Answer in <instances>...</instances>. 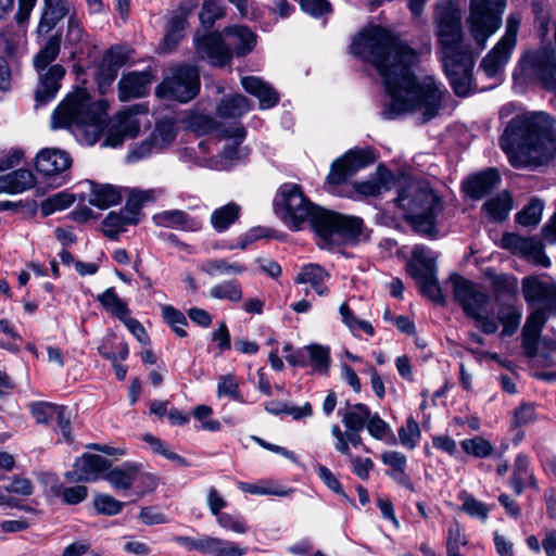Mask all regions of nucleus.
Listing matches in <instances>:
<instances>
[{"label":"nucleus","instance_id":"obj_1","mask_svg":"<svg viewBox=\"0 0 556 556\" xmlns=\"http://www.w3.org/2000/svg\"><path fill=\"white\" fill-rule=\"evenodd\" d=\"M351 52L374 65L382 77L391 99L382 112L386 119L412 111L420 113L422 122H429L439 114L446 88L431 76L417 80L412 72L415 51L389 30L379 26L364 29L353 40Z\"/></svg>","mask_w":556,"mask_h":556},{"label":"nucleus","instance_id":"obj_2","mask_svg":"<svg viewBox=\"0 0 556 556\" xmlns=\"http://www.w3.org/2000/svg\"><path fill=\"white\" fill-rule=\"evenodd\" d=\"M108 108L105 100L92 102L89 92L78 88L67 94L55 108L51 116V127L53 129L81 127L87 134L92 135L93 141L108 127L104 144L112 148L122 144L126 138H135L139 134L141 124L138 116L147 113L144 106L138 104L121 111L109 125L106 124Z\"/></svg>","mask_w":556,"mask_h":556},{"label":"nucleus","instance_id":"obj_3","mask_svg":"<svg viewBox=\"0 0 556 556\" xmlns=\"http://www.w3.org/2000/svg\"><path fill=\"white\" fill-rule=\"evenodd\" d=\"M274 206L281 220L292 230H300L304 223L309 222L323 248L331 249L339 240H354L363 229L362 218L316 206L295 184L279 187Z\"/></svg>","mask_w":556,"mask_h":556},{"label":"nucleus","instance_id":"obj_4","mask_svg":"<svg viewBox=\"0 0 556 556\" xmlns=\"http://www.w3.org/2000/svg\"><path fill=\"white\" fill-rule=\"evenodd\" d=\"M555 121L545 112H525L511 118L500 146L514 167L540 166L556 155Z\"/></svg>","mask_w":556,"mask_h":556},{"label":"nucleus","instance_id":"obj_5","mask_svg":"<svg viewBox=\"0 0 556 556\" xmlns=\"http://www.w3.org/2000/svg\"><path fill=\"white\" fill-rule=\"evenodd\" d=\"M435 35L444 72L458 97H466L471 86L475 56L469 43L465 42L462 12L452 1L435 5Z\"/></svg>","mask_w":556,"mask_h":556},{"label":"nucleus","instance_id":"obj_6","mask_svg":"<svg viewBox=\"0 0 556 556\" xmlns=\"http://www.w3.org/2000/svg\"><path fill=\"white\" fill-rule=\"evenodd\" d=\"M256 43V36L245 26H231L220 33L194 36L195 52L202 60L215 66L228 65L233 55L250 53Z\"/></svg>","mask_w":556,"mask_h":556},{"label":"nucleus","instance_id":"obj_7","mask_svg":"<svg viewBox=\"0 0 556 556\" xmlns=\"http://www.w3.org/2000/svg\"><path fill=\"white\" fill-rule=\"evenodd\" d=\"M395 202L406 211L405 219L416 232L437 237V223L443 211V202L430 187L412 182L397 191Z\"/></svg>","mask_w":556,"mask_h":556},{"label":"nucleus","instance_id":"obj_8","mask_svg":"<svg viewBox=\"0 0 556 556\" xmlns=\"http://www.w3.org/2000/svg\"><path fill=\"white\" fill-rule=\"evenodd\" d=\"M451 280L454 299L462 306L466 316L472 318L483 333H495L498 329L497 321L486 311L490 301L489 295L477 289L471 281L458 275L452 276Z\"/></svg>","mask_w":556,"mask_h":556},{"label":"nucleus","instance_id":"obj_9","mask_svg":"<svg viewBox=\"0 0 556 556\" xmlns=\"http://www.w3.org/2000/svg\"><path fill=\"white\" fill-rule=\"evenodd\" d=\"M506 0H469V31L480 50L502 24Z\"/></svg>","mask_w":556,"mask_h":556},{"label":"nucleus","instance_id":"obj_10","mask_svg":"<svg viewBox=\"0 0 556 556\" xmlns=\"http://www.w3.org/2000/svg\"><path fill=\"white\" fill-rule=\"evenodd\" d=\"M200 91V76L195 66L182 64L177 66L172 76L165 78L156 88V93L166 99L188 102Z\"/></svg>","mask_w":556,"mask_h":556},{"label":"nucleus","instance_id":"obj_11","mask_svg":"<svg viewBox=\"0 0 556 556\" xmlns=\"http://www.w3.org/2000/svg\"><path fill=\"white\" fill-rule=\"evenodd\" d=\"M522 295L532 313H541L545 320L556 315V282L548 276H527L521 281Z\"/></svg>","mask_w":556,"mask_h":556},{"label":"nucleus","instance_id":"obj_12","mask_svg":"<svg viewBox=\"0 0 556 556\" xmlns=\"http://www.w3.org/2000/svg\"><path fill=\"white\" fill-rule=\"evenodd\" d=\"M520 68L526 77L541 84L544 89L556 88V51L552 47L527 53L520 61Z\"/></svg>","mask_w":556,"mask_h":556},{"label":"nucleus","instance_id":"obj_13","mask_svg":"<svg viewBox=\"0 0 556 556\" xmlns=\"http://www.w3.org/2000/svg\"><path fill=\"white\" fill-rule=\"evenodd\" d=\"M375 162V155L370 149H352L331 164L326 185L329 191L343 185L359 169Z\"/></svg>","mask_w":556,"mask_h":556},{"label":"nucleus","instance_id":"obj_14","mask_svg":"<svg viewBox=\"0 0 556 556\" xmlns=\"http://www.w3.org/2000/svg\"><path fill=\"white\" fill-rule=\"evenodd\" d=\"M519 20L510 15L507 18L506 31L493 49L483 58L480 68L490 78L495 77L510 59L517 42Z\"/></svg>","mask_w":556,"mask_h":556},{"label":"nucleus","instance_id":"obj_15","mask_svg":"<svg viewBox=\"0 0 556 556\" xmlns=\"http://www.w3.org/2000/svg\"><path fill=\"white\" fill-rule=\"evenodd\" d=\"M501 245L514 254L532 260L542 267L547 268L551 266V260L543 252L542 243L534 238H525L517 233H504Z\"/></svg>","mask_w":556,"mask_h":556},{"label":"nucleus","instance_id":"obj_16","mask_svg":"<svg viewBox=\"0 0 556 556\" xmlns=\"http://www.w3.org/2000/svg\"><path fill=\"white\" fill-rule=\"evenodd\" d=\"M35 70L38 74V84L35 90V101L38 108L39 105H46L56 97L66 70L61 64H53L49 68Z\"/></svg>","mask_w":556,"mask_h":556},{"label":"nucleus","instance_id":"obj_17","mask_svg":"<svg viewBox=\"0 0 556 556\" xmlns=\"http://www.w3.org/2000/svg\"><path fill=\"white\" fill-rule=\"evenodd\" d=\"M106 480L112 488L116 490L127 491L137 480H149L150 486H156L154 476L142 472L141 465L136 463L126 462L122 466L110 468L102 477Z\"/></svg>","mask_w":556,"mask_h":556},{"label":"nucleus","instance_id":"obj_18","mask_svg":"<svg viewBox=\"0 0 556 556\" xmlns=\"http://www.w3.org/2000/svg\"><path fill=\"white\" fill-rule=\"evenodd\" d=\"M75 469L65 473L66 479L76 482H94L111 468L112 463L97 454H83L75 462Z\"/></svg>","mask_w":556,"mask_h":556},{"label":"nucleus","instance_id":"obj_19","mask_svg":"<svg viewBox=\"0 0 556 556\" xmlns=\"http://www.w3.org/2000/svg\"><path fill=\"white\" fill-rule=\"evenodd\" d=\"M75 10V5L71 0H42L37 34L40 36L48 35L65 17L68 18Z\"/></svg>","mask_w":556,"mask_h":556},{"label":"nucleus","instance_id":"obj_20","mask_svg":"<svg viewBox=\"0 0 556 556\" xmlns=\"http://www.w3.org/2000/svg\"><path fill=\"white\" fill-rule=\"evenodd\" d=\"M502 181L498 170L489 167L477 174L470 175L463 182V190L472 200H480L491 193Z\"/></svg>","mask_w":556,"mask_h":556},{"label":"nucleus","instance_id":"obj_21","mask_svg":"<svg viewBox=\"0 0 556 556\" xmlns=\"http://www.w3.org/2000/svg\"><path fill=\"white\" fill-rule=\"evenodd\" d=\"M72 165V157L65 151L47 148L41 150L36 157V169L45 176H58L67 170Z\"/></svg>","mask_w":556,"mask_h":556},{"label":"nucleus","instance_id":"obj_22","mask_svg":"<svg viewBox=\"0 0 556 556\" xmlns=\"http://www.w3.org/2000/svg\"><path fill=\"white\" fill-rule=\"evenodd\" d=\"M152 75L148 71L130 72L118 81V98L121 101L144 97L149 92Z\"/></svg>","mask_w":556,"mask_h":556},{"label":"nucleus","instance_id":"obj_23","mask_svg":"<svg viewBox=\"0 0 556 556\" xmlns=\"http://www.w3.org/2000/svg\"><path fill=\"white\" fill-rule=\"evenodd\" d=\"M547 320L541 313H531L526 320L521 332L522 353L528 358H534L539 353L542 330Z\"/></svg>","mask_w":556,"mask_h":556},{"label":"nucleus","instance_id":"obj_24","mask_svg":"<svg viewBox=\"0 0 556 556\" xmlns=\"http://www.w3.org/2000/svg\"><path fill=\"white\" fill-rule=\"evenodd\" d=\"M154 223L160 227L174 228L184 231H198L202 228V220L190 216L181 210H169L153 216Z\"/></svg>","mask_w":556,"mask_h":556},{"label":"nucleus","instance_id":"obj_25","mask_svg":"<svg viewBox=\"0 0 556 556\" xmlns=\"http://www.w3.org/2000/svg\"><path fill=\"white\" fill-rule=\"evenodd\" d=\"M241 85L248 93L258 99L261 110L271 109L279 101L278 92L260 77L244 76L241 78Z\"/></svg>","mask_w":556,"mask_h":556},{"label":"nucleus","instance_id":"obj_26","mask_svg":"<svg viewBox=\"0 0 556 556\" xmlns=\"http://www.w3.org/2000/svg\"><path fill=\"white\" fill-rule=\"evenodd\" d=\"M195 7L197 3L194 1L182 3L169 20L163 40V43L167 50L174 49L184 37V30L188 25L187 14Z\"/></svg>","mask_w":556,"mask_h":556},{"label":"nucleus","instance_id":"obj_27","mask_svg":"<svg viewBox=\"0 0 556 556\" xmlns=\"http://www.w3.org/2000/svg\"><path fill=\"white\" fill-rule=\"evenodd\" d=\"M140 222L138 214L128 208V203L119 212H110L102 222L103 233L109 239H117L118 235L126 230L128 225H136Z\"/></svg>","mask_w":556,"mask_h":556},{"label":"nucleus","instance_id":"obj_28","mask_svg":"<svg viewBox=\"0 0 556 556\" xmlns=\"http://www.w3.org/2000/svg\"><path fill=\"white\" fill-rule=\"evenodd\" d=\"M329 278V273L318 264H307L296 274L294 282L298 285L308 283L319 296H326L329 293V289L326 286V281Z\"/></svg>","mask_w":556,"mask_h":556},{"label":"nucleus","instance_id":"obj_29","mask_svg":"<svg viewBox=\"0 0 556 556\" xmlns=\"http://www.w3.org/2000/svg\"><path fill=\"white\" fill-rule=\"evenodd\" d=\"M200 553L213 556H243L247 548L233 542L211 535H201Z\"/></svg>","mask_w":556,"mask_h":556},{"label":"nucleus","instance_id":"obj_30","mask_svg":"<svg viewBox=\"0 0 556 556\" xmlns=\"http://www.w3.org/2000/svg\"><path fill=\"white\" fill-rule=\"evenodd\" d=\"M90 185L89 203L99 208H108L112 205L119 204L123 195L122 190L108 184H97L88 181Z\"/></svg>","mask_w":556,"mask_h":556},{"label":"nucleus","instance_id":"obj_31","mask_svg":"<svg viewBox=\"0 0 556 556\" xmlns=\"http://www.w3.org/2000/svg\"><path fill=\"white\" fill-rule=\"evenodd\" d=\"M370 408L363 404H351L345 402V408H340L338 414L342 418V422L348 430H363L366 428L367 420L370 418Z\"/></svg>","mask_w":556,"mask_h":556},{"label":"nucleus","instance_id":"obj_32","mask_svg":"<svg viewBox=\"0 0 556 556\" xmlns=\"http://www.w3.org/2000/svg\"><path fill=\"white\" fill-rule=\"evenodd\" d=\"M491 289L494 301L497 304L517 302V278L510 275L500 274L491 279Z\"/></svg>","mask_w":556,"mask_h":556},{"label":"nucleus","instance_id":"obj_33","mask_svg":"<svg viewBox=\"0 0 556 556\" xmlns=\"http://www.w3.org/2000/svg\"><path fill=\"white\" fill-rule=\"evenodd\" d=\"M407 271L410 276L415 271L430 274L437 271V255L426 245H415L412 251V260L407 264Z\"/></svg>","mask_w":556,"mask_h":556},{"label":"nucleus","instance_id":"obj_34","mask_svg":"<svg viewBox=\"0 0 556 556\" xmlns=\"http://www.w3.org/2000/svg\"><path fill=\"white\" fill-rule=\"evenodd\" d=\"M252 109V102L243 94H228L222 98L216 113L219 117L239 118Z\"/></svg>","mask_w":556,"mask_h":556},{"label":"nucleus","instance_id":"obj_35","mask_svg":"<svg viewBox=\"0 0 556 556\" xmlns=\"http://www.w3.org/2000/svg\"><path fill=\"white\" fill-rule=\"evenodd\" d=\"M497 319L503 326L502 337H510L516 333L519 328L522 313L517 302H505L497 304Z\"/></svg>","mask_w":556,"mask_h":556},{"label":"nucleus","instance_id":"obj_36","mask_svg":"<svg viewBox=\"0 0 556 556\" xmlns=\"http://www.w3.org/2000/svg\"><path fill=\"white\" fill-rule=\"evenodd\" d=\"M530 460L526 454H518L514 462V471L510 479V486L516 494L520 495L527 482L535 486V480L529 470Z\"/></svg>","mask_w":556,"mask_h":556},{"label":"nucleus","instance_id":"obj_37","mask_svg":"<svg viewBox=\"0 0 556 556\" xmlns=\"http://www.w3.org/2000/svg\"><path fill=\"white\" fill-rule=\"evenodd\" d=\"M483 211L494 222H503L513 208V198L509 192L502 191L489 199L482 206Z\"/></svg>","mask_w":556,"mask_h":556},{"label":"nucleus","instance_id":"obj_38","mask_svg":"<svg viewBox=\"0 0 556 556\" xmlns=\"http://www.w3.org/2000/svg\"><path fill=\"white\" fill-rule=\"evenodd\" d=\"M412 278H414L419 286L422 295L440 305H444L446 303L445 296L442 293L437 278V271L430 274H420L419 271H415V275H413Z\"/></svg>","mask_w":556,"mask_h":556},{"label":"nucleus","instance_id":"obj_39","mask_svg":"<svg viewBox=\"0 0 556 556\" xmlns=\"http://www.w3.org/2000/svg\"><path fill=\"white\" fill-rule=\"evenodd\" d=\"M240 206L235 202H229L213 211L211 215V225L217 232L226 231L240 215Z\"/></svg>","mask_w":556,"mask_h":556},{"label":"nucleus","instance_id":"obj_40","mask_svg":"<svg viewBox=\"0 0 556 556\" xmlns=\"http://www.w3.org/2000/svg\"><path fill=\"white\" fill-rule=\"evenodd\" d=\"M61 50V35H52L33 59L35 68H49Z\"/></svg>","mask_w":556,"mask_h":556},{"label":"nucleus","instance_id":"obj_41","mask_svg":"<svg viewBox=\"0 0 556 556\" xmlns=\"http://www.w3.org/2000/svg\"><path fill=\"white\" fill-rule=\"evenodd\" d=\"M97 300L104 309L116 316L119 320L130 314L127 304L118 298L114 288L106 289Z\"/></svg>","mask_w":556,"mask_h":556},{"label":"nucleus","instance_id":"obj_42","mask_svg":"<svg viewBox=\"0 0 556 556\" xmlns=\"http://www.w3.org/2000/svg\"><path fill=\"white\" fill-rule=\"evenodd\" d=\"M210 296L216 300H227L232 303H238L242 300L243 293L240 283L231 279L213 286L210 289Z\"/></svg>","mask_w":556,"mask_h":556},{"label":"nucleus","instance_id":"obj_43","mask_svg":"<svg viewBox=\"0 0 556 556\" xmlns=\"http://www.w3.org/2000/svg\"><path fill=\"white\" fill-rule=\"evenodd\" d=\"M544 202L539 198H532L529 203L516 214V222L525 227L536 226L542 218Z\"/></svg>","mask_w":556,"mask_h":556},{"label":"nucleus","instance_id":"obj_44","mask_svg":"<svg viewBox=\"0 0 556 556\" xmlns=\"http://www.w3.org/2000/svg\"><path fill=\"white\" fill-rule=\"evenodd\" d=\"M201 269L211 277L241 274L245 270L244 266L241 264L237 262L229 263L224 258L208 260L202 264Z\"/></svg>","mask_w":556,"mask_h":556},{"label":"nucleus","instance_id":"obj_45","mask_svg":"<svg viewBox=\"0 0 556 556\" xmlns=\"http://www.w3.org/2000/svg\"><path fill=\"white\" fill-rule=\"evenodd\" d=\"M225 15V8L222 0H204L199 18L204 29H210L215 22Z\"/></svg>","mask_w":556,"mask_h":556},{"label":"nucleus","instance_id":"obj_46","mask_svg":"<svg viewBox=\"0 0 556 556\" xmlns=\"http://www.w3.org/2000/svg\"><path fill=\"white\" fill-rule=\"evenodd\" d=\"M468 539L464 533L460 525L454 522L447 529L445 539L446 555L447 556H466L460 553V547L467 545Z\"/></svg>","mask_w":556,"mask_h":556},{"label":"nucleus","instance_id":"obj_47","mask_svg":"<svg viewBox=\"0 0 556 556\" xmlns=\"http://www.w3.org/2000/svg\"><path fill=\"white\" fill-rule=\"evenodd\" d=\"M247 131L243 126L236 125L223 130V137L225 139H232V142L224 148L223 156L227 160L238 159V148L244 140Z\"/></svg>","mask_w":556,"mask_h":556},{"label":"nucleus","instance_id":"obj_48","mask_svg":"<svg viewBox=\"0 0 556 556\" xmlns=\"http://www.w3.org/2000/svg\"><path fill=\"white\" fill-rule=\"evenodd\" d=\"M460 446L465 453L477 458H486L494 452L491 442L482 437L465 439L460 442Z\"/></svg>","mask_w":556,"mask_h":556},{"label":"nucleus","instance_id":"obj_49","mask_svg":"<svg viewBox=\"0 0 556 556\" xmlns=\"http://www.w3.org/2000/svg\"><path fill=\"white\" fill-rule=\"evenodd\" d=\"M150 135L157 143V149H163L173 142L176 137L175 123L169 118H164L156 124Z\"/></svg>","mask_w":556,"mask_h":556},{"label":"nucleus","instance_id":"obj_50","mask_svg":"<svg viewBox=\"0 0 556 556\" xmlns=\"http://www.w3.org/2000/svg\"><path fill=\"white\" fill-rule=\"evenodd\" d=\"M8 184L12 193H21L34 187L36 180L34 174L28 169H17L7 174Z\"/></svg>","mask_w":556,"mask_h":556},{"label":"nucleus","instance_id":"obj_51","mask_svg":"<svg viewBox=\"0 0 556 556\" xmlns=\"http://www.w3.org/2000/svg\"><path fill=\"white\" fill-rule=\"evenodd\" d=\"M308 365L318 372H326L330 365V351L319 344L308 345Z\"/></svg>","mask_w":556,"mask_h":556},{"label":"nucleus","instance_id":"obj_52","mask_svg":"<svg viewBox=\"0 0 556 556\" xmlns=\"http://www.w3.org/2000/svg\"><path fill=\"white\" fill-rule=\"evenodd\" d=\"M75 202V197L67 192H58L47 198L41 203V212L43 215H50L56 211H63Z\"/></svg>","mask_w":556,"mask_h":556},{"label":"nucleus","instance_id":"obj_53","mask_svg":"<svg viewBox=\"0 0 556 556\" xmlns=\"http://www.w3.org/2000/svg\"><path fill=\"white\" fill-rule=\"evenodd\" d=\"M163 319L173 328L175 333L182 338L187 336L184 327L187 326L188 321L186 316L172 305L162 306Z\"/></svg>","mask_w":556,"mask_h":556},{"label":"nucleus","instance_id":"obj_54","mask_svg":"<svg viewBox=\"0 0 556 556\" xmlns=\"http://www.w3.org/2000/svg\"><path fill=\"white\" fill-rule=\"evenodd\" d=\"M157 198L155 190H131L127 197L128 208L134 210L140 218L141 208L144 204L154 202Z\"/></svg>","mask_w":556,"mask_h":556},{"label":"nucleus","instance_id":"obj_55","mask_svg":"<svg viewBox=\"0 0 556 556\" xmlns=\"http://www.w3.org/2000/svg\"><path fill=\"white\" fill-rule=\"evenodd\" d=\"M399 438L404 447L413 450L416 446L417 440L420 438V429L413 417L406 420V426L399 429Z\"/></svg>","mask_w":556,"mask_h":556},{"label":"nucleus","instance_id":"obj_56","mask_svg":"<svg viewBox=\"0 0 556 556\" xmlns=\"http://www.w3.org/2000/svg\"><path fill=\"white\" fill-rule=\"evenodd\" d=\"M93 505L100 514L106 516L117 515L124 507V503L106 494L97 495L93 500Z\"/></svg>","mask_w":556,"mask_h":556},{"label":"nucleus","instance_id":"obj_57","mask_svg":"<svg viewBox=\"0 0 556 556\" xmlns=\"http://www.w3.org/2000/svg\"><path fill=\"white\" fill-rule=\"evenodd\" d=\"M535 419L534 404L523 402L515 409L511 426L514 428H520L533 422Z\"/></svg>","mask_w":556,"mask_h":556},{"label":"nucleus","instance_id":"obj_58","mask_svg":"<svg viewBox=\"0 0 556 556\" xmlns=\"http://www.w3.org/2000/svg\"><path fill=\"white\" fill-rule=\"evenodd\" d=\"M59 405L48 402L30 404V413L38 424H49L53 420Z\"/></svg>","mask_w":556,"mask_h":556},{"label":"nucleus","instance_id":"obj_59","mask_svg":"<svg viewBox=\"0 0 556 556\" xmlns=\"http://www.w3.org/2000/svg\"><path fill=\"white\" fill-rule=\"evenodd\" d=\"M355 191L365 197H376L384 188L383 177H374L365 181H356L353 185Z\"/></svg>","mask_w":556,"mask_h":556},{"label":"nucleus","instance_id":"obj_60","mask_svg":"<svg viewBox=\"0 0 556 556\" xmlns=\"http://www.w3.org/2000/svg\"><path fill=\"white\" fill-rule=\"evenodd\" d=\"M217 395L228 396L236 401L241 400L239 386L233 375H225L219 378L217 384Z\"/></svg>","mask_w":556,"mask_h":556},{"label":"nucleus","instance_id":"obj_61","mask_svg":"<svg viewBox=\"0 0 556 556\" xmlns=\"http://www.w3.org/2000/svg\"><path fill=\"white\" fill-rule=\"evenodd\" d=\"M118 75V70L106 63H100L97 72V84L99 91L105 93Z\"/></svg>","mask_w":556,"mask_h":556},{"label":"nucleus","instance_id":"obj_62","mask_svg":"<svg viewBox=\"0 0 556 556\" xmlns=\"http://www.w3.org/2000/svg\"><path fill=\"white\" fill-rule=\"evenodd\" d=\"M86 34L76 11L67 18L66 40L70 45H78L85 40Z\"/></svg>","mask_w":556,"mask_h":556},{"label":"nucleus","instance_id":"obj_63","mask_svg":"<svg viewBox=\"0 0 556 556\" xmlns=\"http://www.w3.org/2000/svg\"><path fill=\"white\" fill-rule=\"evenodd\" d=\"M301 9L314 17H321L331 12V4L327 0H298Z\"/></svg>","mask_w":556,"mask_h":556},{"label":"nucleus","instance_id":"obj_64","mask_svg":"<svg viewBox=\"0 0 556 556\" xmlns=\"http://www.w3.org/2000/svg\"><path fill=\"white\" fill-rule=\"evenodd\" d=\"M462 509L471 517H477L485 520L489 515V508L482 502H479L471 495H466L463 498Z\"/></svg>","mask_w":556,"mask_h":556}]
</instances>
